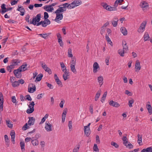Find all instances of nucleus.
Returning <instances> with one entry per match:
<instances>
[{
	"label": "nucleus",
	"instance_id": "45",
	"mask_svg": "<svg viewBox=\"0 0 152 152\" xmlns=\"http://www.w3.org/2000/svg\"><path fill=\"white\" fill-rule=\"evenodd\" d=\"M107 92H105L104 93V94L103 95L101 99V101L102 102V103L104 101L107 95Z\"/></svg>",
	"mask_w": 152,
	"mask_h": 152
},
{
	"label": "nucleus",
	"instance_id": "48",
	"mask_svg": "<svg viewBox=\"0 0 152 152\" xmlns=\"http://www.w3.org/2000/svg\"><path fill=\"white\" fill-rule=\"evenodd\" d=\"M12 85L13 87H15L19 85V83L18 81H15L12 83Z\"/></svg>",
	"mask_w": 152,
	"mask_h": 152
},
{
	"label": "nucleus",
	"instance_id": "56",
	"mask_svg": "<svg viewBox=\"0 0 152 152\" xmlns=\"http://www.w3.org/2000/svg\"><path fill=\"white\" fill-rule=\"evenodd\" d=\"M46 84L47 85V86L50 89H53V86L50 84L48 82H46Z\"/></svg>",
	"mask_w": 152,
	"mask_h": 152
},
{
	"label": "nucleus",
	"instance_id": "28",
	"mask_svg": "<svg viewBox=\"0 0 152 152\" xmlns=\"http://www.w3.org/2000/svg\"><path fill=\"white\" fill-rule=\"evenodd\" d=\"M50 34L51 33H48L47 34H40L38 35L42 37L43 38L45 39H46Z\"/></svg>",
	"mask_w": 152,
	"mask_h": 152
},
{
	"label": "nucleus",
	"instance_id": "16",
	"mask_svg": "<svg viewBox=\"0 0 152 152\" xmlns=\"http://www.w3.org/2000/svg\"><path fill=\"white\" fill-rule=\"evenodd\" d=\"M43 24H42V26L43 27H46L50 23V21L49 19H44V21H42Z\"/></svg>",
	"mask_w": 152,
	"mask_h": 152
},
{
	"label": "nucleus",
	"instance_id": "37",
	"mask_svg": "<svg viewBox=\"0 0 152 152\" xmlns=\"http://www.w3.org/2000/svg\"><path fill=\"white\" fill-rule=\"evenodd\" d=\"M64 74L63 75V77L64 80H66L67 79V77L69 76V72L67 71V70L65 72H63Z\"/></svg>",
	"mask_w": 152,
	"mask_h": 152
},
{
	"label": "nucleus",
	"instance_id": "18",
	"mask_svg": "<svg viewBox=\"0 0 152 152\" xmlns=\"http://www.w3.org/2000/svg\"><path fill=\"white\" fill-rule=\"evenodd\" d=\"M54 78L56 82L57 83V84L59 86H62V83L60 81V80L59 79L58 77L57 76V75L56 74H55L54 75Z\"/></svg>",
	"mask_w": 152,
	"mask_h": 152
},
{
	"label": "nucleus",
	"instance_id": "25",
	"mask_svg": "<svg viewBox=\"0 0 152 152\" xmlns=\"http://www.w3.org/2000/svg\"><path fill=\"white\" fill-rule=\"evenodd\" d=\"M142 135H140L139 134H138L137 135L138 140L137 142L140 145H142Z\"/></svg>",
	"mask_w": 152,
	"mask_h": 152
},
{
	"label": "nucleus",
	"instance_id": "51",
	"mask_svg": "<svg viewBox=\"0 0 152 152\" xmlns=\"http://www.w3.org/2000/svg\"><path fill=\"white\" fill-rule=\"evenodd\" d=\"M106 28L102 27L100 31V33L101 35H102L104 33Z\"/></svg>",
	"mask_w": 152,
	"mask_h": 152
},
{
	"label": "nucleus",
	"instance_id": "59",
	"mask_svg": "<svg viewBox=\"0 0 152 152\" xmlns=\"http://www.w3.org/2000/svg\"><path fill=\"white\" fill-rule=\"evenodd\" d=\"M125 94L129 96H132V93L129 91L127 90H126L125 91Z\"/></svg>",
	"mask_w": 152,
	"mask_h": 152
},
{
	"label": "nucleus",
	"instance_id": "11",
	"mask_svg": "<svg viewBox=\"0 0 152 152\" xmlns=\"http://www.w3.org/2000/svg\"><path fill=\"white\" fill-rule=\"evenodd\" d=\"M42 66L43 68V69L46 72H48V73L50 74L52 72L51 70L48 68L47 65H46L45 63H42Z\"/></svg>",
	"mask_w": 152,
	"mask_h": 152
},
{
	"label": "nucleus",
	"instance_id": "8",
	"mask_svg": "<svg viewBox=\"0 0 152 152\" xmlns=\"http://www.w3.org/2000/svg\"><path fill=\"white\" fill-rule=\"evenodd\" d=\"M45 128L47 132H50L52 130V125L49 121H46L45 123Z\"/></svg>",
	"mask_w": 152,
	"mask_h": 152
},
{
	"label": "nucleus",
	"instance_id": "44",
	"mask_svg": "<svg viewBox=\"0 0 152 152\" xmlns=\"http://www.w3.org/2000/svg\"><path fill=\"white\" fill-rule=\"evenodd\" d=\"M68 56L69 57H72L73 56V55L72 53V49L70 48H69L68 50Z\"/></svg>",
	"mask_w": 152,
	"mask_h": 152
},
{
	"label": "nucleus",
	"instance_id": "6",
	"mask_svg": "<svg viewBox=\"0 0 152 152\" xmlns=\"http://www.w3.org/2000/svg\"><path fill=\"white\" fill-rule=\"evenodd\" d=\"M34 105L35 104L33 101L30 102L28 105L29 109H28L26 110V112L27 113L30 114L32 113L34 111Z\"/></svg>",
	"mask_w": 152,
	"mask_h": 152
},
{
	"label": "nucleus",
	"instance_id": "60",
	"mask_svg": "<svg viewBox=\"0 0 152 152\" xmlns=\"http://www.w3.org/2000/svg\"><path fill=\"white\" fill-rule=\"evenodd\" d=\"M12 99V102L14 103H16V97L15 96H12L11 97Z\"/></svg>",
	"mask_w": 152,
	"mask_h": 152
},
{
	"label": "nucleus",
	"instance_id": "19",
	"mask_svg": "<svg viewBox=\"0 0 152 152\" xmlns=\"http://www.w3.org/2000/svg\"><path fill=\"white\" fill-rule=\"evenodd\" d=\"M109 104L110 105L115 107H118L120 106V105L118 102H114L113 100L110 101Z\"/></svg>",
	"mask_w": 152,
	"mask_h": 152
},
{
	"label": "nucleus",
	"instance_id": "50",
	"mask_svg": "<svg viewBox=\"0 0 152 152\" xmlns=\"http://www.w3.org/2000/svg\"><path fill=\"white\" fill-rule=\"evenodd\" d=\"M80 145H77V146L75 147L73 150V152H77L80 149Z\"/></svg>",
	"mask_w": 152,
	"mask_h": 152
},
{
	"label": "nucleus",
	"instance_id": "5",
	"mask_svg": "<svg viewBox=\"0 0 152 152\" xmlns=\"http://www.w3.org/2000/svg\"><path fill=\"white\" fill-rule=\"evenodd\" d=\"M146 23V21H143L140 24V27L138 29L137 31L139 33H142L145 31Z\"/></svg>",
	"mask_w": 152,
	"mask_h": 152
},
{
	"label": "nucleus",
	"instance_id": "12",
	"mask_svg": "<svg viewBox=\"0 0 152 152\" xmlns=\"http://www.w3.org/2000/svg\"><path fill=\"white\" fill-rule=\"evenodd\" d=\"M99 69V64L96 62H95L93 65V71L94 73H96L98 70Z\"/></svg>",
	"mask_w": 152,
	"mask_h": 152
},
{
	"label": "nucleus",
	"instance_id": "35",
	"mask_svg": "<svg viewBox=\"0 0 152 152\" xmlns=\"http://www.w3.org/2000/svg\"><path fill=\"white\" fill-rule=\"evenodd\" d=\"M146 108L148 112L150 115L152 113V108L150 104H148L146 105Z\"/></svg>",
	"mask_w": 152,
	"mask_h": 152
},
{
	"label": "nucleus",
	"instance_id": "20",
	"mask_svg": "<svg viewBox=\"0 0 152 152\" xmlns=\"http://www.w3.org/2000/svg\"><path fill=\"white\" fill-rule=\"evenodd\" d=\"M97 80L100 86L101 87L103 83V78L102 76H100L98 77Z\"/></svg>",
	"mask_w": 152,
	"mask_h": 152
},
{
	"label": "nucleus",
	"instance_id": "43",
	"mask_svg": "<svg viewBox=\"0 0 152 152\" xmlns=\"http://www.w3.org/2000/svg\"><path fill=\"white\" fill-rule=\"evenodd\" d=\"M31 143L34 146H37L39 144V142L37 140H34L31 141Z\"/></svg>",
	"mask_w": 152,
	"mask_h": 152
},
{
	"label": "nucleus",
	"instance_id": "64",
	"mask_svg": "<svg viewBox=\"0 0 152 152\" xmlns=\"http://www.w3.org/2000/svg\"><path fill=\"white\" fill-rule=\"evenodd\" d=\"M26 99L28 101H31L32 100V99L31 98L30 96L29 95H27L26 96Z\"/></svg>",
	"mask_w": 152,
	"mask_h": 152
},
{
	"label": "nucleus",
	"instance_id": "63",
	"mask_svg": "<svg viewBox=\"0 0 152 152\" xmlns=\"http://www.w3.org/2000/svg\"><path fill=\"white\" fill-rule=\"evenodd\" d=\"M65 102V101L64 100L61 101L59 104L60 107L61 108H62L63 107L64 104Z\"/></svg>",
	"mask_w": 152,
	"mask_h": 152
},
{
	"label": "nucleus",
	"instance_id": "27",
	"mask_svg": "<svg viewBox=\"0 0 152 152\" xmlns=\"http://www.w3.org/2000/svg\"><path fill=\"white\" fill-rule=\"evenodd\" d=\"M124 145L126 147L130 149H132L133 148V145L129 142L128 143L127 141L124 142Z\"/></svg>",
	"mask_w": 152,
	"mask_h": 152
},
{
	"label": "nucleus",
	"instance_id": "31",
	"mask_svg": "<svg viewBox=\"0 0 152 152\" xmlns=\"http://www.w3.org/2000/svg\"><path fill=\"white\" fill-rule=\"evenodd\" d=\"M141 3V4L140 6L142 8L147 7L148 6V4L145 1H143Z\"/></svg>",
	"mask_w": 152,
	"mask_h": 152
},
{
	"label": "nucleus",
	"instance_id": "17",
	"mask_svg": "<svg viewBox=\"0 0 152 152\" xmlns=\"http://www.w3.org/2000/svg\"><path fill=\"white\" fill-rule=\"evenodd\" d=\"M72 3L74 6V7L75 8L81 5L82 4V1L81 0H74Z\"/></svg>",
	"mask_w": 152,
	"mask_h": 152
},
{
	"label": "nucleus",
	"instance_id": "53",
	"mask_svg": "<svg viewBox=\"0 0 152 152\" xmlns=\"http://www.w3.org/2000/svg\"><path fill=\"white\" fill-rule=\"evenodd\" d=\"M93 150L94 151H99V149L98 148V146L97 145L95 144L94 145L93 147Z\"/></svg>",
	"mask_w": 152,
	"mask_h": 152
},
{
	"label": "nucleus",
	"instance_id": "24",
	"mask_svg": "<svg viewBox=\"0 0 152 152\" xmlns=\"http://www.w3.org/2000/svg\"><path fill=\"white\" fill-rule=\"evenodd\" d=\"M144 40L145 42L149 40L150 38V37L149 36V34L148 32H145L143 35Z\"/></svg>",
	"mask_w": 152,
	"mask_h": 152
},
{
	"label": "nucleus",
	"instance_id": "14",
	"mask_svg": "<svg viewBox=\"0 0 152 152\" xmlns=\"http://www.w3.org/2000/svg\"><path fill=\"white\" fill-rule=\"evenodd\" d=\"M43 8L48 12H52L54 10L53 7L50 5H45L43 7Z\"/></svg>",
	"mask_w": 152,
	"mask_h": 152
},
{
	"label": "nucleus",
	"instance_id": "41",
	"mask_svg": "<svg viewBox=\"0 0 152 152\" xmlns=\"http://www.w3.org/2000/svg\"><path fill=\"white\" fill-rule=\"evenodd\" d=\"M66 4H67L66 5V8H67L68 9H71L74 8V6L72 2L70 4L67 3H66Z\"/></svg>",
	"mask_w": 152,
	"mask_h": 152
},
{
	"label": "nucleus",
	"instance_id": "10",
	"mask_svg": "<svg viewBox=\"0 0 152 152\" xmlns=\"http://www.w3.org/2000/svg\"><path fill=\"white\" fill-rule=\"evenodd\" d=\"M21 72H22V70L18 69L15 70L13 72L14 75L18 78L21 77L22 76Z\"/></svg>",
	"mask_w": 152,
	"mask_h": 152
},
{
	"label": "nucleus",
	"instance_id": "26",
	"mask_svg": "<svg viewBox=\"0 0 152 152\" xmlns=\"http://www.w3.org/2000/svg\"><path fill=\"white\" fill-rule=\"evenodd\" d=\"M141 152H152V147H149L146 148H144L141 151Z\"/></svg>",
	"mask_w": 152,
	"mask_h": 152
},
{
	"label": "nucleus",
	"instance_id": "55",
	"mask_svg": "<svg viewBox=\"0 0 152 152\" xmlns=\"http://www.w3.org/2000/svg\"><path fill=\"white\" fill-rule=\"evenodd\" d=\"M58 42L59 43L60 46L62 47H63L64 45V43L62 41V39H58Z\"/></svg>",
	"mask_w": 152,
	"mask_h": 152
},
{
	"label": "nucleus",
	"instance_id": "33",
	"mask_svg": "<svg viewBox=\"0 0 152 152\" xmlns=\"http://www.w3.org/2000/svg\"><path fill=\"white\" fill-rule=\"evenodd\" d=\"M101 90L98 91L96 94L95 98V100L97 101L99 98L101 93Z\"/></svg>",
	"mask_w": 152,
	"mask_h": 152
},
{
	"label": "nucleus",
	"instance_id": "49",
	"mask_svg": "<svg viewBox=\"0 0 152 152\" xmlns=\"http://www.w3.org/2000/svg\"><path fill=\"white\" fill-rule=\"evenodd\" d=\"M134 102V100L133 99H132L131 100H129V101L128 104L129 106V107H132V104Z\"/></svg>",
	"mask_w": 152,
	"mask_h": 152
},
{
	"label": "nucleus",
	"instance_id": "23",
	"mask_svg": "<svg viewBox=\"0 0 152 152\" xmlns=\"http://www.w3.org/2000/svg\"><path fill=\"white\" fill-rule=\"evenodd\" d=\"M29 120L28 121V124L30 126L33 125L35 120V119L33 117L29 118Z\"/></svg>",
	"mask_w": 152,
	"mask_h": 152
},
{
	"label": "nucleus",
	"instance_id": "1",
	"mask_svg": "<svg viewBox=\"0 0 152 152\" xmlns=\"http://www.w3.org/2000/svg\"><path fill=\"white\" fill-rule=\"evenodd\" d=\"M101 5L104 9L107 11H111L117 10V8L114 7H111L107 5V4L105 2H102Z\"/></svg>",
	"mask_w": 152,
	"mask_h": 152
},
{
	"label": "nucleus",
	"instance_id": "34",
	"mask_svg": "<svg viewBox=\"0 0 152 152\" xmlns=\"http://www.w3.org/2000/svg\"><path fill=\"white\" fill-rule=\"evenodd\" d=\"M124 0H116L114 4V7L116 8L119 4L121 3Z\"/></svg>",
	"mask_w": 152,
	"mask_h": 152
},
{
	"label": "nucleus",
	"instance_id": "7",
	"mask_svg": "<svg viewBox=\"0 0 152 152\" xmlns=\"http://www.w3.org/2000/svg\"><path fill=\"white\" fill-rule=\"evenodd\" d=\"M35 85L33 83H30L28 86V92L30 93H33L36 90Z\"/></svg>",
	"mask_w": 152,
	"mask_h": 152
},
{
	"label": "nucleus",
	"instance_id": "42",
	"mask_svg": "<svg viewBox=\"0 0 152 152\" xmlns=\"http://www.w3.org/2000/svg\"><path fill=\"white\" fill-rule=\"evenodd\" d=\"M43 76V75L41 73L39 74L38 75H37V77H36V80H35V81H40L42 79V77Z\"/></svg>",
	"mask_w": 152,
	"mask_h": 152
},
{
	"label": "nucleus",
	"instance_id": "52",
	"mask_svg": "<svg viewBox=\"0 0 152 152\" xmlns=\"http://www.w3.org/2000/svg\"><path fill=\"white\" fill-rule=\"evenodd\" d=\"M111 144V145L114 146L116 148H117L119 147V145L116 142H112Z\"/></svg>",
	"mask_w": 152,
	"mask_h": 152
},
{
	"label": "nucleus",
	"instance_id": "54",
	"mask_svg": "<svg viewBox=\"0 0 152 152\" xmlns=\"http://www.w3.org/2000/svg\"><path fill=\"white\" fill-rule=\"evenodd\" d=\"M5 141L6 143H8L9 141V139L8 136L7 135H5L4 136Z\"/></svg>",
	"mask_w": 152,
	"mask_h": 152
},
{
	"label": "nucleus",
	"instance_id": "61",
	"mask_svg": "<svg viewBox=\"0 0 152 152\" xmlns=\"http://www.w3.org/2000/svg\"><path fill=\"white\" fill-rule=\"evenodd\" d=\"M68 126L69 129H71L72 127V121H69L68 124Z\"/></svg>",
	"mask_w": 152,
	"mask_h": 152
},
{
	"label": "nucleus",
	"instance_id": "22",
	"mask_svg": "<svg viewBox=\"0 0 152 152\" xmlns=\"http://www.w3.org/2000/svg\"><path fill=\"white\" fill-rule=\"evenodd\" d=\"M118 21V19L117 18H115L112 21V24L114 27H115L117 26Z\"/></svg>",
	"mask_w": 152,
	"mask_h": 152
},
{
	"label": "nucleus",
	"instance_id": "57",
	"mask_svg": "<svg viewBox=\"0 0 152 152\" xmlns=\"http://www.w3.org/2000/svg\"><path fill=\"white\" fill-rule=\"evenodd\" d=\"M49 17L48 13L46 12H45L44 13V18L45 19H48V18Z\"/></svg>",
	"mask_w": 152,
	"mask_h": 152
},
{
	"label": "nucleus",
	"instance_id": "13",
	"mask_svg": "<svg viewBox=\"0 0 152 152\" xmlns=\"http://www.w3.org/2000/svg\"><path fill=\"white\" fill-rule=\"evenodd\" d=\"M141 67L140 66V63L138 60H137L135 64V71L136 72H138L140 69Z\"/></svg>",
	"mask_w": 152,
	"mask_h": 152
},
{
	"label": "nucleus",
	"instance_id": "3",
	"mask_svg": "<svg viewBox=\"0 0 152 152\" xmlns=\"http://www.w3.org/2000/svg\"><path fill=\"white\" fill-rule=\"evenodd\" d=\"M41 16L40 14H38L34 18H33L31 21L30 22L29 24H32L34 25H36V22H38L40 20Z\"/></svg>",
	"mask_w": 152,
	"mask_h": 152
},
{
	"label": "nucleus",
	"instance_id": "40",
	"mask_svg": "<svg viewBox=\"0 0 152 152\" xmlns=\"http://www.w3.org/2000/svg\"><path fill=\"white\" fill-rule=\"evenodd\" d=\"M14 65L12 64L7 66V70L8 71H9L10 72H11L12 71V69L14 68Z\"/></svg>",
	"mask_w": 152,
	"mask_h": 152
},
{
	"label": "nucleus",
	"instance_id": "2",
	"mask_svg": "<svg viewBox=\"0 0 152 152\" xmlns=\"http://www.w3.org/2000/svg\"><path fill=\"white\" fill-rule=\"evenodd\" d=\"M56 14V16L54 20L58 23L59 21L60 20H62L63 18V14L60 12L56 10L54 12Z\"/></svg>",
	"mask_w": 152,
	"mask_h": 152
},
{
	"label": "nucleus",
	"instance_id": "32",
	"mask_svg": "<svg viewBox=\"0 0 152 152\" xmlns=\"http://www.w3.org/2000/svg\"><path fill=\"white\" fill-rule=\"evenodd\" d=\"M120 30L121 33L124 35H126L127 34V31L125 27H121Z\"/></svg>",
	"mask_w": 152,
	"mask_h": 152
},
{
	"label": "nucleus",
	"instance_id": "4",
	"mask_svg": "<svg viewBox=\"0 0 152 152\" xmlns=\"http://www.w3.org/2000/svg\"><path fill=\"white\" fill-rule=\"evenodd\" d=\"M76 59L73 58L70 64L71 70L74 74H76L77 73V71L75 67L76 64Z\"/></svg>",
	"mask_w": 152,
	"mask_h": 152
},
{
	"label": "nucleus",
	"instance_id": "38",
	"mask_svg": "<svg viewBox=\"0 0 152 152\" xmlns=\"http://www.w3.org/2000/svg\"><path fill=\"white\" fill-rule=\"evenodd\" d=\"M118 54L121 56L123 57L124 56V53H126V52H125L123 49H120L118 51Z\"/></svg>",
	"mask_w": 152,
	"mask_h": 152
},
{
	"label": "nucleus",
	"instance_id": "9",
	"mask_svg": "<svg viewBox=\"0 0 152 152\" xmlns=\"http://www.w3.org/2000/svg\"><path fill=\"white\" fill-rule=\"evenodd\" d=\"M66 3L60 5L58 7H59L56 10L61 12H63L66 10Z\"/></svg>",
	"mask_w": 152,
	"mask_h": 152
},
{
	"label": "nucleus",
	"instance_id": "30",
	"mask_svg": "<svg viewBox=\"0 0 152 152\" xmlns=\"http://www.w3.org/2000/svg\"><path fill=\"white\" fill-rule=\"evenodd\" d=\"M84 131L85 134L87 136H88L90 134V129H88L87 128L84 127Z\"/></svg>",
	"mask_w": 152,
	"mask_h": 152
},
{
	"label": "nucleus",
	"instance_id": "47",
	"mask_svg": "<svg viewBox=\"0 0 152 152\" xmlns=\"http://www.w3.org/2000/svg\"><path fill=\"white\" fill-rule=\"evenodd\" d=\"M12 64L15 65L18 64V63L20 62V61L19 60L14 59L12 61Z\"/></svg>",
	"mask_w": 152,
	"mask_h": 152
},
{
	"label": "nucleus",
	"instance_id": "58",
	"mask_svg": "<svg viewBox=\"0 0 152 152\" xmlns=\"http://www.w3.org/2000/svg\"><path fill=\"white\" fill-rule=\"evenodd\" d=\"M89 111L92 114L93 113V106L92 104H91L89 106Z\"/></svg>",
	"mask_w": 152,
	"mask_h": 152
},
{
	"label": "nucleus",
	"instance_id": "46",
	"mask_svg": "<svg viewBox=\"0 0 152 152\" xmlns=\"http://www.w3.org/2000/svg\"><path fill=\"white\" fill-rule=\"evenodd\" d=\"M12 7H9V8H6V9H5V10H2L1 12L2 14H4V13L8 11L9 10H11L12 9Z\"/></svg>",
	"mask_w": 152,
	"mask_h": 152
},
{
	"label": "nucleus",
	"instance_id": "39",
	"mask_svg": "<svg viewBox=\"0 0 152 152\" xmlns=\"http://www.w3.org/2000/svg\"><path fill=\"white\" fill-rule=\"evenodd\" d=\"M20 145L22 151V152H24L25 151V143L24 142H21L20 143Z\"/></svg>",
	"mask_w": 152,
	"mask_h": 152
},
{
	"label": "nucleus",
	"instance_id": "15",
	"mask_svg": "<svg viewBox=\"0 0 152 152\" xmlns=\"http://www.w3.org/2000/svg\"><path fill=\"white\" fill-rule=\"evenodd\" d=\"M3 97L1 93L0 92V109L1 111L3 110Z\"/></svg>",
	"mask_w": 152,
	"mask_h": 152
},
{
	"label": "nucleus",
	"instance_id": "62",
	"mask_svg": "<svg viewBox=\"0 0 152 152\" xmlns=\"http://www.w3.org/2000/svg\"><path fill=\"white\" fill-rule=\"evenodd\" d=\"M11 140L12 141V142L13 144H15V135H11Z\"/></svg>",
	"mask_w": 152,
	"mask_h": 152
},
{
	"label": "nucleus",
	"instance_id": "29",
	"mask_svg": "<svg viewBox=\"0 0 152 152\" xmlns=\"http://www.w3.org/2000/svg\"><path fill=\"white\" fill-rule=\"evenodd\" d=\"M6 124L8 127L10 128H12L13 125L11 124V122L9 119H7L5 120Z\"/></svg>",
	"mask_w": 152,
	"mask_h": 152
},
{
	"label": "nucleus",
	"instance_id": "36",
	"mask_svg": "<svg viewBox=\"0 0 152 152\" xmlns=\"http://www.w3.org/2000/svg\"><path fill=\"white\" fill-rule=\"evenodd\" d=\"M27 66V64H26L25 65H22L21 66H20L19 68V69L20 70H22V72L26 70L27 69V68L26 66Z\"/></svg>",
	"mask_w": 152,
	"mask_h": 152
},
{
	"label": "nucleus",
	"instance_id": "21",
	"mask_svg": "<svg viewBox=\"0 0 152 152\" xmlns=\"http://www.w3.org/2000/svg\"><path fill=\"white\" fill-rule=\"evenodd\" d=\"M122 45L123 49L124 50V51L127 52L128 50V48L125 41L123 42Z\"/></svg>",
	"mask_w": 152,
	"mask_h": 152
}]
</instances>
